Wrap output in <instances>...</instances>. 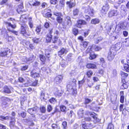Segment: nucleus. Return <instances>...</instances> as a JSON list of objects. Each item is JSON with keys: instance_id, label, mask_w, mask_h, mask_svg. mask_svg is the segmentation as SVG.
Returning a JSON list of instances; mask_svg holds the SVG:
<instances>
[{"instance_id": "obj_1", "label": "nucleus", "mask_w": 129, "mask_h": 129, "mask_svg": "<svg viewBox=\"0 0 129 129\" xmlns=\"http://www.w3.org/2000/svg\"><path fill=\"white\" fill-rule=\"evenodd\" d=\"M20 33L24 38H27L30 36L31 33L27 25H21Z\"/></svg>"}, {"instance_id": "obj_2", "label": "nucleus", "mask_w": 129, "mask_h": 129, "mask_svg": "<svg viewBox=\"0 0 129 129\" xmlns=\"http://www.w3.org/2000/svg\"><path fill=\"white\" fill-rule=\"evenodd\" d=\"M77 80L74 78L71 79L69 83L67 85V89L69 90L70 86L72 87L71 89L72 91V94L74 95H76L77 93V89L76 88H74V87L76 88L77 87L76 84Z\"/></svg>"}, {"instance_id": "obj_3", "label": "nucleus", "mask_w": 129, "mask_h": 129, "mask_svg": "<svg viewBox=\"0 0 129 129\" xmlns=\"http://www.w3.org/2000/svg\"><path fill=\"white\" fill-rule=\"evenodd\" d=\"M105 3V5L103 6L100 13V14L103 16L107 13L110 8L108 4L110 3V1L106 0Z\"/></svg>"}, {"instance_id": "obj_4", "label": "nucleus", "mask_w": 129, "mask_h": 129, "mask_svg": "<svg viewBox=\"0 0 129 129\" xmlns=\"http://www.w3.org/2000/svg\"><path fill=\"white\" fill-rule=\"evenodd\" d=\"M5 23L7 25V26L6 27L7 28V30L8 31L13 33L16 35H18V32L17 31L14 30H12L9 28V27H11L12 29H14L16 27V24H14L13 25H12L10 22H5Z\"/></svg>"}, {"instance_id": "obj_5", "label": "nucleus", "mask_w": 129, "mask_h": 129, "mask_svg": "<svg viewBox=\"0 0 129 129\" xmlns=\"http://www.w3.org/2000/svg\"><path fill=\"white\" fill-rule=\"evenodd\" d=\"M85 114L87 116L92 115V117L94 119L93 122L94 123H96L100 121L99 119L96 116L97 115V114L94 112L88 111H86Z\"/></svg>"}, {"instance_id": "obj_6", "label": "nucleus", "mask_w": 129, "mask_h": 129, "mask_svg": "<svg viewBox=\"0 0 129 129\" xmlns=\"http://www.w3.org/2000/svg\"><path fill=\"white\" fill-rule=\"evenodd\" d=\"M92 46H91L90 48L88 47L86 50L87 52L89 53V58L91 60L95 59L97 56V55L96 54L94 51H92Z\"/></svg>"}, {"instance_id": "obj_7", "label": "nucleus", "mask_w": 129, "mask_h": 129, "mask_svg": "<svg viewBox=\"0 0 129 129\" xmlns=\"http://www.w3.org/2000/svg\"><path fill=\"white\" fill-rule=\"evenodd\" d=\"M53 14L56 17V19L57 23L60 24H62L63 21V15L62 13L59 12H54Z\"/></svg>"}, {"instance_id": "obj_8", "label": "nucleus", "mask_w": 129, "mask_h": 129, "mask_svg": "<svg viewBox=\"0 0 129 129\" xmlns=\"http://www.w3.org/2000/svg\"><path fill=\"white\" fill-rule=\"evenodd\" d=\"M11 54L10 50L8 48H4L3 50L0 52V57H5Z\"/></svg>"}, {"instance_id": "obj_9", "label": "nucleus", "mask_w": 129, "mask_h": 129, "mask_svg": "<svg viewBox=\"0 0 129 129\" xmlns=\"http://www.w3.org/2000/svg\"><path fill=\"white\" fill-rule=\"evenodd\" d=\"M120 48V45H114L112 46L110 48L108 53L116 55L117 51Z\"/></svg>"}, {"instance_id": "obj_10", "label": "nucleus", "mask_w": 129, "mask_h": 129, "mask_svg": "<svg viewBox=\"0 0 129 129\" xmlns=\"http://www.w3.org/2000/svg\"><path fill=\"white\" fill-rule=\"evenodd\" d=\"M85 14H87L91 17H94V9L89 6L85 7L84 11Z\"/></svg>"}, {"instance_id": "obj_11", "label": "nucleus", "mask_w": 129, "mask_h": 129, "mask_svg": "<svg viewBox=\"0 0 129 129\" xmlns=\"http://www.w3.org/2000/svg\"><path fill=\"white\" fill-rule=\"evenodd\" d=\"M87 24L86 22L84 20L82 19H79L77 21L76 23L74 25V26L81 28L82 25H86Z\"/></svg>"}, {"instance_id": "obj_12", "label": "nucleus", "mask_w": 129, "mask_h": 129, "mask_svg": "<svg viewBox=\"0 0 129 129\" xmlns=\"http://www.w3.org/2000/svg\"><path fill=\"white\" fill-rule=\"evenodd\" d=\"M11 100L9 98L6 97L2 101L1 106L3 108H6L8 106V102H10Z\"/></svg>"}, {"instance_id": "obj_13", "label": "nucleus", "mask_w": 129, "mask_h": 129, "mask_svg": "<svg viewBox=\"0 0 129 129\" xmlns=\"http://www.w3.org/2000/svg\"><path fill=\"white\" fill-rule=\"evenodd\" d=\"M67 49L64 47L61 48L57 52L58 56L60 58H62L63 55H66L68 52Z\"/></svg>"}, {"instance_id": "obj_14", "label": "nucleus", "mask_w": 129, "mask_h": 129, "mask_svg": "<svg viewBox=\"0 0 129 129\" xmlns=\"http://www.w3.org/2000/svg\"><path fill=\"white\" fill-rule=\"evenodd\" d=\"M25 45L24 46L27 49H29V50H32L35 49V47L33 43H30L29 41H26L25 43Z\"/></svg>"}, {"instance_id": "obj_15", "label": "nucleus", "mask_w": 129, "mask_h": 129, "mask_svg": "<svg viewBox=\"0 0 129 129\" xmlns=\"http://www.w3.org/2000/svg\"><path fill=\"white\" fill-rule=\"evenodd\" d=\"M52 43L55 44L58 43V45H60L61 44V41L60 39L59 38V37L57 36H54L52 38Z\"/></svg>"}, {"instance_id": "obj_16", "label": "nucleus", "mask_w": 129, "mask_h": 129, "mask_svg": "<svg viewBox=\"0 0 129 129\" xmlns=\"http://www.w3.org/2000/svg\"><path fill=\"white\" fill-rule=\"evenodd\" d=\"M38 108L37 107H34L28 109L27 110L28 112L31 115H33L32 117H35V116L34 115L35 112H36L37 111Z\"/></svg>"}, {"instance_id": "obj_17", "label": "nucleus", "mask_w": 129, "mask_h": 129, "mask_svg": "<svg viewBox=\"0 0 129 129\" xmlns=\"http://www.w3.org/2000/svg\"><path fill=\"white\" fill-rule=\"evenodd\" d=\"M48 10L50 11L49 12H47L46 13L43 14V15L44 17L46 18H51L53 20H55V18L53 17H52L51 16L52 14L51 13V10L50 9H49Z\"/></svg>"}, {"instance_id": "obj_18", "label": "nucleus", "mask_w": 129, "mask_h": 129, "mask_svg": "<svg viewBox=\"0 0 129 129\" xmlns=\"http://www.w3.org/2000/svg\"><path fill=\"white\" fill-rule=\"evenodd\" d=\"M125 26L124 24L122 23H120L118 25L117 27L116 30L117 33H119L121 30L125 29Z\"/></svg>"}, {"instance_id": "obj_19", "label": "nucleus", "mask_w": 129, "mask_h": 129, "mask_svg": "<svg viewBox=\"0 0 129 129\" xmlns=\"http://www.w3.org/2000/svg\"><path fill=\"white\" fill-rule=\"evenodd\" d=\"M62 79V76L61 75H59L55 78L54 81L56 84H58L61 83Z\"/></svg>"}, {"instance_id": "obj_20", "label": "nucleus", "mask_w": 129, "mask_h": 129, "mask_svg": "<svg viewBox=\"0 0 129 129\" xmlns=\"http://www.w3.org/2000/svg\"><path fill=\"white\" fill-rule=\"evenodd\" d=\"M82 126L83 129H91L93 127L91 123H89L87 125L86 123L82 124Z\"/></svg>"}, {"instance_id": "obj_21", "label": "nucleus", "mask_w": 129, "mask_h": 129, "mask_svg": "<svg viewBox=\"0 0 129 129\" xmlns=\"http://www.w3.org/2000/svg\"><path fill=\"white\" fill-rule=\"evenodd\" d=\"M30 76L33 78L36 79L40 77V74L36 72H34L32 70L30 72Z\"/></svg>"}, {"instance_id": "obj_22", "label": "nucleus", "mask_w": 129, "mask_h": 129, "mask_svg": "<svg viewBox=\"0 0 129 129\" xmlns=\"http://www.w3.org/2000/svg\"><path fill=\"white\" fill-rule=\"evenodd\" d=\"M86 68L88 69H94L97 68L96 65L92 63H87L86 65Z\"/></svg>"}, {"instance_id": "obj_23", "label": "nucleus", "mask_w": 129, "mask_h": 129, "mask_svg": "<svg viewBox=\"0 0 129 129\" xmlns=\"http://www.w3.org/2000/svg\"><path fill=\"white\" fill-rule=\"evenodd\" d=\"M85 112L84 113V110L82 109H80L78 111V115L79 118H81L84 117Z\"/></svg>"}, {"instance_id": "obj_24", "label": "nucleus", "mask_w": 129, "mask_h": 129, "mask_svg": "<svg viewBox=\"0 0 129 129\" xmlns=\"http://www.w3.org/2000/svg\"><path fill=\"white\" fill-rule=\"evenodd\" d=\"M121 82L122 83V84L121 86L120 89H124L127 88L128 86L125 80L123 79L121 80Z\"/></svg>"}, {"instance_id": "obj_25", "label": "nucleus", "mask_w": 129, "mask_h": 129, "mask_svg": "<svg viewBox=\"0 0 129 129\" xmlns=\"http://www.w3.org/2000/svg\"><path fill=\"white\" fill-rule=\"evenodd\" d=\"M53 35L47 34L46 36L45 39L46 42L47 43H50L51 42L52 40Z\"/></svg>"}, {"instance_id": "obj_26", "label": "nucleus", "mask_w": 129, "mask_h": 129, "mask_svg": "<svg viewBox=\"0 0 129 129\" xmlns=\"http://www.w3.org/2000/svg\"><path fill=\"white\" fill-rule=\"evenodd\" d=\"M89 43V42H88L86 41H83L80 44V46L81 48L85 49L87 47Z\"/></svg>"}, {"instance_id": "obj_27", "label": "nucleus", "mask_w": 129, "mask_h": 129, "mask_svg": "<svg viewBox=\"0 0 129 129\" xmlns=\"http://www.w3.org/2000/svg\"><path fill=\"white\" fill-rule=\"evenodd\" d=\"M42 28V26L41 24L38 25L36 26L35 31L36 32L37 34L39 35L40 34Z\"/></svg>"}, {"instance_id": "obj_28", "label": "nucleus", "mask_w": 129, "mask_h": 129, "mask_svg": "<svg viewBox=\"0 0 129 129\" xmlns=\"http://www.w3.org/2000/svg\"><path fill=\"white\" fill-rule=\"evenodd\" d=\"M39 57L42 62V64H45L46 62V58L43 55L41 54L39 55Z\"/></svg>"}, {"instance_id": "obj_29", "label": "nucleus", "mask_w": 129, "mask_h": 129, "mask_svg": "<svg viewBox=\"0 0 129 129\" xmlns=\"http://www.w3.org/2000/svg\"><path fill=\"white\" fill-rule=\"evenodd\" d=\"M120 75L121 77V80L123 79L125 80L128 76V74L124 72L121 71L120 72Z\"/></svg>"}, {"instance_id": "obj_30", "label": "nucleus", "mask_w": 129, "mask_h": 129, "mask_svg": "<svg viewBox=\"0 0 129 129\" xmlns=\"http://www.w3.org/2000/svg\"><path fill=\"white\" fill-rule=\"evenodd\" d=\"M31 2L33 3L32 5L33 6L38 7L41 4L40 2L38 1V0H32Z\"/></svg>"}, {"instance_id": "obj_31", "label": "nucleus", "mask_w": 129, "mask_h": 129, "mask_svg": "<svg viewBox=\"0 0 129 129\" xmlns=\"http://www.w3.org/2000/svg\"><path fill=\"white\" fill-rule=\"evenodd\" d=\"M120 102L121 103H123L124 102V91H120Z\"/></svg>"}, {"instance_id": "obj_32", "label": "nucleus", "mask_w": 129, "mask_h": 129, "mask_svg": "<svg viewBox=\"0 0 129 129\" xmlns=\"http://www.w3.org/2000/svg\"><path fill=\"white\" fill-rule=\"evenodd\" d=\"M93 71L90 70H88L86 72L85 74L87 76V78H90L93 74Z\"/></svg>"}, {"instance_id": "obj_33", "label": "nucleus", "mask_w": 129, "mask_h": 129, "mask_svg": "<svg viewBox=\"0 0 129 129\" xmlns=\"http://www.w3.org/2000/svg\"><path fill=\"white\" fill-rule=\"evenodd\" d=\"M3 92L5 93L8 94L11 92L10 89L7 86H5L4 87Z\"/></svg>"}, {"instance_id": "obj_34", "label": "nucleus", "mask_w": 129, "mask_h": 129, "mask_svg": "<svg viewBox=\"0 0 129 129\" xmlns=\"http://www.w3.org/2000/svg\"><path fill=\"white\" fill-rule=\"evenodd\" d=\"M66 3L67 5H68L69 8L70 9L76 6L75 3L71 2V1L67 2Z\"/></svg>"}, {"instance_id": "obj_35", "label": "nucleus", "mask_w": 129, "mask_h": 129, "mask_svg": "<svg viewBox=\"0 0 129 129\" xmlns=\"http://www.w3.org/2000/svg\"><path fill=\"white\" fill-rule=\"evenodd\" d=\"M65 21L67 25H71L72 24L71 18L69 16H67L66 17Z\"/></svg>"}, {"instance_id": "obj_36", "label": "nucleus", "mask_w": 129, "mask_h": 129, "mask_svg": "<svg viewBox=\"0 0 129 129\" xmlns=\"http://www.w3.org/2000/svg\"><path fill=\"white\" fill-rule=\"evenodd\" d=\"M117 96L115 95H111L110 98V101L113 104H116V101Z\"/></svg>"}, {"instance_id": "obj_37", "label": "nucleus", "mask_w": 129, "mask_h": 129, "mask_svg": "<svg viewBox=\"0 0 129 129\" xmlns=\"http://www.w3.org/2000/svg\"><path fill=\"white\" fill-rule=\"evenodd\" d=\"M116 13V11L115 10H111L108 13V16L111 17L115 15Z\"/></svg>"}, {"instance_id": "obj_38", "label": "nucleus", "mask_w": 129, "mask_h": 129, "mask_svg": "<svg viewBox=\"0 0 129 129\" xmlns=\"http://www.w3.org/2000/svg\"><path fill=\"white\" fill-rule=\"evenodd\" d=\"M100 22V20L99 19L95 18L91 19V23L92 24L95 25L99 23Z\"/></svg>"}, {"instance_id": "obj_39", "label": "nucleus", "mask_w": 129, "mask_h": 129, "mask_svg": "<svg viewBox=\"0 0 129 129\" xmlns=\"http://www.w3.org/2000/svg\"><path fill=\"white\" fill-rule=\"evenodd\" d=\"M102 48L101 47L95 45L94 46L93 49L95 52H98L101 50Z\"/></svg>"}, {"instance_id": "obj_40", "label": "nucleus", "mask_w": 129, "mask_h": 129, "mask_svg": "<svg viewBox=\"0 0 129 129\" xmlns=\"http://www.w3.org/2000/svg\"><path fill=\"white\" fill-rule=\"evenodd\" d=\"M115 55L111 54L110 53H108L107 56L108 60L110 61H111L114 58Z\"/></svg>"}, {"instance_id": "obj_41", "label": "nucleus", "mask_w": 129, "mask_h": 129, "mask_svg": "<svg viewBox=\"0 0 129 129\" xmlns=\"http://www.w3.org/2000/svg\"><path fill=\"white\" fill-rule=\"evenodd\" d=\"M60 111L61 112L66 113V107L63 105H61L59 106Z\"/></svg>"}, {"instance_id": "obj_42", "label": "nucleus", "mask_w": 129, "mask_h": 129, "mask_svg": "<svg viewBox=\"0 0 129 129\" xmlns=\"http://www.w3.org/2000/svg\"><path fill=\"white\" fill-rule=\"evenodd\" d=\"M62 94V93L59 90H57L54 93V95L56 97H60L61 96Z\"/></svg>"}, {"instance_id": "obj_43", "label": "nucleus", "mask_w": 129, "mask_h": 129, "mask_svg": "<svg viewBox=\"0 0 129 129\" xmlns=\"http://www.w3.org/2000/svg\"><path fill=\"white\" fill-rule=\"evenodd\" d=\"M72 32L73 34L75 36H76L79 34L78 29L75 28H72Z\"/></svg>"}, {"instance_id": "obj_44", "label": "nucleus", "mask_w": 129, "mask_h": 129, "mask_svg": "<svg viewBox=\"0 0 129 129\" xmlns=\"http://www.w3.org/2000/svg\"><path fill=\"white\" fill-rule=\"evenodd\" d=\"M50 103L51 104H54L57 103V100L54 97H51L48 100Z\"/></svg>"}, {"instance_id": "obj_45", "label": "nucleus", "mask_w": 129, "mask_h": 129, "mask_svg": "<svg viewBox=\"0 0 129 129\" xmlns=\"http://www.w3.org/2000/svg\"><path fill=\"white\" fill-rule=\"evenodd\" d=\"M11 121L10 122V125L11 126H13L15 124L16 121L15 119V118L11 117Z\"/></svg>"}, {"instance_id": "obj_46", "label": "nucleus", "mask_w": 129, "mask_h": 129, "mask_svg": "<svg viewBox=\"0 0 129 129\" xmlns=\"http://www.w3.org/2000/svg\"><path fill=\"white\" fill-rule=\"evenodd\" d=\"M40 112L42 113H45L46 112V107L42 106H41L39 108Z\"/></svg>"}, {"instance_id": "obj_47", "label": "nucleus", "mask_w": 129, "mask_h": 129, "mask_svg": "<svg viewBox=\"0 0 129 129\" xmlns=\"http://www.w3.org/2000/svg\"><path fill=\"white\" fill-rule=\"evenodd\" d=\"M73 14L74 16H76L78 15L79 12V9L76 8L73 10Z\"/></svg>"}, {"instance_id": "obj_48", "label": "nucleus", "mask_w": 129, "mask_h": 129, "mask_svg": "<svg viewBox=\"0 0 129 129\" xmlns=\"http://www.w3.org/2000/svg\"><path fill=\"white\" fill-rule=\"evenodd\" d=\"M32 41L34 43L38 44L41 41V40L39 38H35L33 39Z\"/></svg>"}, {"instance_id": "obj_49", "label": "nucleus", "mask_w": 129, "mask_h": 129, "mask_svg": "<svg viewBox=\"0 0 129 129\" xmlns=\"http://www.w3.org/2000/svg\"><path fill=\"white\" fill-rule=\"evenodd\" d=\"M23 8V3H21L20 4L18 5V8L17 9V11H21Z\"/></svg>"}, {"instance_id": "obj_50", "label": "nucleus", "mask_w": 129, "mask_h": 129, "mask_svg": "<svg viewBox=\"0 0 129 129\" xmlns=\"http://www.w3.org/2000/svg\"><path fill=\"white\" fill-rule=\"evenodd\" d=\"M123 67L126 72H129V64L126 63H125L124 64Z\"/></svg>"}, {"instance_id": "obj_51", "label": "nucleus", "mask_w": 129, "mask_h": 129, "mask_svg": "<svg viewBox=\"0 0 129 129\" xmlns=\"http://www.w3.org/2000/svg\"><path fill=\"white\" fill-rule=\"evenodd\" d=\"M61 125L63 129H67V123L66 121L62 122Z\"/></svg>"}, {"instance_id": "obj_52", "label": "nucleus", "mask_w": 129, "mask_h": 129, "mask_svg": "<svg viewBox=\"0 0 129 129\" xmlns=\"http://www.w3.org/2000/svg\"><path fill=\"white\" fill-rule=\"evenodd\" d=\"M65 0H60L59 1L60 6L61 7V8H63L65 6Z\"/></svg>"}, {"instance_id": "obj_53", "label": "nucleus", "mask_w": 129, "mask_h": 129, "mask_svg": "<svg viewBox=\"0 0 129 129\" xmlns=\"http://www.w3.org/2000/svg\"><path fill=\"white\" fill-rule=\"evenodd\" d=\"M28 67V65H25L22 66L20 68V70L22 71H25L27 70Z\"/></svg>"}, {"instance_id": "obj_54", "label": "nucleus", "mask_w": 129, "mask_h": 129, "mask_svg": "<svg viewBox=\"0 0 129 129\" xmlns=\"http://www.w3.org/2000/svg\"><path fill=\"white\" fill-rule=\"evenodd\" d=\"M45 93L43 91H41L40 94V99L41 100H45Z\"/></svg>"}, {"instance_id": "obj_55", "label": "nucleus", "mask_w": 129, "mask_h": 129, "mask_svg": "<svg viewBox=\"0 0 129 129\" xmlns=\"http://www.w3.org/2000/svg\"><path fill=\"white\" fill-rule=\"evenodd\" d=\"M38 81L37 80H35L31 83L30 85L33 86H37L38 83Z\"/></svg>"}, {"instance_id": "obj_56", "label": "nucleus", "mask_w": 129, "mask_h": 129, "mask_svg": "<svg viewBox=\"0 0 129 129\" xmlns=\"http://www.w3.org/2000/svg\"><path fill=\"white\" fill-rule=\"evenodd\" d=\"M92 101V100L88 98H85V99L84 103L85 105L91 102Z\"/></svg>"}, {"instance_id": "obj_57", "label": "nucleus", "mask_w": 129, "mask_h": 129, "mask_svg": "<svg viewBox=\"0 0 129 129\" xmlns=\"http://www.w3.org/2000/svg\"><path fill=\"white\" fill-rule=\"evenodd\" d=\"M85 76H84L83 79L79 81H78V84L79 85H82L85 82Z\"/></svg>"}, {"instance_id": "obj_58", "label": "nucleus", "mask_w": 129, "mask_h": 129, "mask_svg": "<svg viewBox=\"0 0 129 129\" xmlns=\"http://www.w3.org/2000/svg\"><path fill=\"white\" fill-rule=\"evenodd\" d=\"M103 39V38L101 37H98L96 39V41L95 42V43L97 44L99 43L102 41Z\"/></svg>"}, {"instance_id": "obj_59", "label": "nucleus", "mask_w": 129, "mask_h": 129, "mask_svg": "<svg viewBox=\"0 0 129 129\" xmlns=\"http://www.w3.org/2000/svg\"><path fill=\"white\" fill-rule=\"evenodd\" d=\"M84 18L86 21H89L91 20L90 16L87 15H85L84 17H83Z\"/></svg>"}, {"instance_id": "obj_60", "label": "nucleus", "mask_w": 129, "mask_h": 129, "mask_svg": "<svg viewBox=\"0 0 129 129\" xmlns=\"http://www.w3.org/2000/svg\"><path fill=\"white\" fill-rule=\"evenodd\" d=\"M44 26L46 28H49L50 26L49 23L47 22H46L44 23Z\"/></svg>"}, {"instance_id": "obj_61", "label": "nucleus", "mask_w": 129, "mask_h": 129, "mask_svg": "<svg viewBox=\"0 0 129 129\" xmlns=\"http://www.w3.org/2000/svg\"><path fill=\"white\" fill-rule=\"evenodd\" d=\"M25 80L22 77H19L18 78V81L20 83H23L25 82Z\"/></svg>"}, {"instance_id": "obj_62", "label": "nucleus", "mask_w": 129, "mask_h": 129, "mask_svg": "<svg viewBox=\"0 0 129 129\" xmlns=\"http://www.w3.org/2000/svg\"><path fill=\"white\" fill-rule=\"evenodd\" d=\"M104 71L102 69H100L98 71V73L101 75H103L104 74Z\"/></svg>"}, {"instance_id": "obj_63", "label": "nucleus", "mask_w": 129, "mask_h": 129, "mask_svg": "<svg viewBox=\"0 0 129 129\" xmlns=\"http://www.w3.org/2000/svg\"><path fill=\"white\" fill-rule=\"evenodd\" d=\"M52 110V108L50 105H48L47 106V111L48 112H50Z\"/></svg>"}, {"instance_id": "obj_64", "label": "nucleus", "mask_w": 129, "mask_h": 129, "mask_svg": "<svg viewBox=\"0 0 129 129\" xmlns=\"http://www.w3.org/2000/svg\"><path fill=\"white\" fill-rule=\"evenodd\" d=\"M26 114L25 112H22L20 113V115L23 118H25L26 117Z\"/></svg>"}]
</instances>
